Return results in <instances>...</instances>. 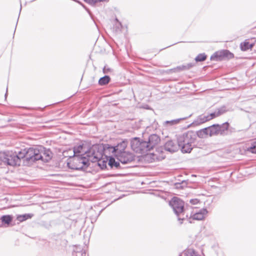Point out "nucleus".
Segmentation results:
<instances>
[{"label":"nucleus","instance_id":"obj_1","mask_svg":"<svg viewBox=\"0 0 256 256\" xmlns=\"http://www.w3.org/2000/svg\"><path fill=\"white\" fill-rule=\"evenodd\" d=\"M70 159L67 162L68 168L72 170H80L88 167L90 161L92 162L100 161L101 152L98 151V146L93 145L86 152V156L76 155L70 156Z\"/></svg>","mask_w":256,"mask_h":256},{"label":"nucleus","instance_id":"obj_2","mask_svg":"<svg viewBox=\"0 0 256 256\" xmlns=\"http://www.w3.org/2000/svg\"><path fill=\"white\" fill-rule=\"evenodd\" d=\"M26 148L18 152L12 151H6L0 153V165L16 166H20L22 160L25 164L27 162Z\"/></svg>","mask_w":256,"mask_h":256},{"label":"nucleus","instance_id":"obj_3","mask_svg":"<svg viewBox=\"0 0 256 256\" xmlns=\"http://www.w3.org/2000/svg\"><path fill=\"white\" fill-rule=\"evenodd\" d=\"M26 152L28 164L38 160L48 162L52 158V153L50 150L42 146L26 148Z\"/></svg>","mask_w":256,"mask_h":256},{"label":"nucleus","instance_id":"obj_4","mask_svg":"<svg viewBox=\"0 0 256 256\" xmlns=\"http://www.w3.org/2000/svg\"><path fill=\"white\" fill-rule=\"evenodd\" d=\"M169 204L178 216L180 224H182V220L188 217V214L184 207V202L180 198L174 197L170 201Z\"/></svg>","mask_w":256,"mask_h":256},{"label":"nucleus","instance_id":"obj_5","mask_svg":"<svg viewBox=\"0 0 256 256\" xmlns=\"http://www.w3.org/2000/svg\"><path fill=\"white\" fill-rule=\"evenodd\" d=\"M195 136L192 132H188L180 136L178 138V147L184 153H189L192 150V144L195 140Z\"/></svg>","mask_w":256,"mask_h":256},{"label":"nucleus","instance_id":"obj_6","mask_svg":"<svg viewBox=\"0 0 256 256\" xmlns=\"http://www.w3.org/2000/svg\"><path fill=\"white\" fill-rule=\"evenodd\" d=\"M130 146L132 150L136 153L143 154L149 151L147 142L140 140L138 138L131 140Z\"/></svg>","mask_w":256,"mask_h":256},{"label":"nucleus","instance_id":"obj_7","mask_svg":"<svg viewBox=\"0 0 256 256\" xmlns=\"http://www.w3.org/2000/svg\"><path fill=\"white\" fill-rule=\"evenodd\" d=\"M116 156L122 164H130L136 159L134 154L128 152H119L118 154H116Z\"/></svg>","mask_w":256,"mask_h":256},{"label":"nucleus","instance_id":"obj_8","mask_svg":"<svg viewBox=\"0 0 256 256\" xmlns=\"http://www.w3.org/2000/svg\"><path fill=\"white\" fill-rule=\"evenodd\" d=\"M234 57V54L228 50H223L220 52H216L210 57L212 60H222L225 58H230Z\"/></svg>","mask_w":256,"mask_h":256},{"label":"nucleus","instance_id":"obj_9","mask_svg":"<svg viewBox=\"0 0 256 256\" xmlns=\"http://www.w3.org/2000/svg\"><path fill=\"white\" fill-rule=\"evenodd\" d=\"M160 138L157 134H152L149 136L148 141L147 142L148 150L152 149L160 142Z\"/></svg>","mask_w":256,"mask_h":256},{"label":"nucleus","instance_id":"obj_10","mask_svg":"<svg viewBox=\"0 0 256 256\" xmlns=\"http://www.w3.org/2000/svg\"><path fill=\"white\" fill-rule=\"evenodd\" d=\"M126 146L127 142L125 141H123L118 144L116 146H111L108 148L110 150H112V152L116 155V154H118L119 152H126V151H124V150Z\"/></svg>","mask_w":256,"mask_h":256},{"label":"nucleus","instance_id":"obj_11","mask_svg":"<svg viewBox=\"0 0 256 256\" xmlns=\"http://www.w3.org/2000/svg\"><path fill=\"white\" fill-rule=\"evenodd\" d=\"M208 212L206 208H202L198 212H196L192 215L190 216V219L192 218L195 220H203Z\"/></svg>","mask_w":256,"mask_h":256},{"label":"nucleus","instance_id":"obj_12","mask_svg":"<svg viewBox=\"0 0 256 256\" xmlns=\"http://www.w3.org/2000/svg\"><path fill=\"white\" fill-rule=\"evenodd\" d=\"M178 146L172 140L168 141L164 146V150L170 153L177 151Z\"/></svg>","mask_w":256,"mask_h":256},{"label":"nucleus","instance_id":"obj_13","mask_svg":"<svg viewBox=\"0 0 256 256\" xmlns=\"http://www.w3.org/2000/svg\"><path fill=\"white\" fill-rule=\"evenodd\" d=\"M13 220V216L10 215H4L0 218V227L8 226Z\"/></svg>","mask_w":256,"mask_h":256},{"label":"nucleus","instance_id":"obj_14","mask_svg":"<svg viewBox=\"0 0 256 256\" xmlns=\"http://www.w3.org/2000/svg\"><path fill=\"white\" fill-rule=\"evenodd\" d=\"M208 120V117L207 115L204 114H202L198 116L196 120L193 122L192 124L194 126H199L201 124H202Z\"/></svg>","mask_w":256,"mask_h":256},{"label":"nucleus","instance_id":"obj_15","mask_svg":"<svg viewBox=\"0 0 256 256\" xmlns=\"http://www.w3.org/2000/svg\"><path fill=\"white\" fill-rule=\"evenodd\" d=\"M85 148V146L84 144H80L76 146H74L72 150V156L80 155V154L84 153V154L82 155V156H86V152L88 150H86Z\"/></svg>","mask_w":256,"mask_h":256},{"label":"nucleus","instance_id":"obj_16","mask_svg":"<svg viewBox=\"0 0 256 256\" xmlns=\"http://www.w3.org/2000/svg\"><path fill=\"white\" fill-rule=\"evenodd\" d=\"M229 124L227 122L222 124H218V134L222 136H226L228 133Z\"/></svg>","mask_w":256,"mask_h":256},{"label":"nucleus","instance_id":"obj_17","mask_svg":"<svg viewBox=\"0 0 256 256\" xmlns=\"http://www.w3.org/2000/svg\"><path fill=\"white\" fill-rule=\"evenodd\" d=\"M207 128L210 136L219 134L218 124H213L210 126L208 127Z\"/></svg>","mask_w":256,"mask_h":256},{"label":"nucleus","instance_id":"obj_18","mask_svg":"<svg viewBox=\"0 0 256 256\" xmlns=\"http://www.w3.org/2000/svg\"><path fill=\"white\" fill-rule=\"evenodd\" d=\"M193 65L192 64H188L186 65H182L178 66L176 68H174L171 70L174 72H180L182 70H186L190 69L192 68Z\"/></svg>","mask_w":256,"mask_h":256},{"label":"nucleus","instance_id":"obj_19","mask_svg":"<svg viewBox=\"0 0 256 256\" xmlns=\"http://www.w3.org/2000/svg\"><path fill=\"white\" fill-rule=\"evenodd\" d=\"M180 256H200L198 252L193 249L188 248L183 251Z\"/></svg>","mask_w":256,"mask_h":256},{"label":"nucleus","instance_id":"obj_20","mask_svg":"<svg viewBox=\"0 0 256 256\" xmlns=\"http://www.w3.org/2000/svg\"><path fill=\"white\" fill-rule=\"evenodd\" d=\"M108 165L112 168H120L121 166H120V162H118L116 161L114 158L112 157H110L108 160Z\"/></svg>","mask_w":256,"mask_h":256},{"label":"nucleus","instance_id":"obj_21","mask_svg":"<svg viewBox=\"0 0 256 256\" xmlns=\"http://www.w3.org/2000/svg\"><path fill=\"white\" fill-rule=\"evenodd\" d=\"M191 116H192V114L190 115L188 117L180 118L173 120H167L164 122V124H170L171 126L176 125V124H178L180 122V120H185L186 118H188L190 117Z\"/></svg>","mask_w":256,"mask_h":256},{"label":"nucleus","instance_id":"obj_22","mask_svg":"<svg viewBox=\"0 0 256 256\" xmlns=\"http://www.w3.org/2000/svg\"><path fill=\"white\" fill-rule=\"evenodd\" d=\"M33 216L32 214H26L22 215H18L17 216V220L20 222H22L30 218Z\"/></svg>","mask_w":256,"mask_h":256},{"label":"nucleus","instance_id":"obj_23","mask_svg":"<svg viewBox=\"0 0 256 256\" xmlns=\"http://www.w3.org/2000/svg\"><path fill=\"white\" fill-rule=\"evenodd\" d=\"M198 136L200 138H204L209 136L207 128L200 130L197 132Z\"/></svg>","mask_w":256,"mask_h":256},{"label":"nucleus","instance_id":"obj_24","mask_svg":"<svg viewBox=\"0 0 256 256\" xmlns=\"http://www.w3.org/2000/svg\"><path fill=\"white\" fill-rule=\"evenodd\" d=\"M110 78L108 76H104L100 78L98 80V84L100 86H104L108 84L110 81Z\"/></svg>","mask_w":256,"mask_h":256},{"label":"nucleus","instance_id":"obj_25","mask_svg":"<svg viewBox=\"0 0 256 256\" xmlns=\"http://www.w3.org/2000/svg\"><path fill=\"white\" fill-rule=\"evenodd\" d=\"M254 44H250L248 42L245 41L240 44L241 49L242 50H246L253 47Z\"/></svg>","mask_w":256,"mask_h":256},{"label":"nucleus","instance_id":"obj_26","mask_svg":"<svg viewBox=\"0 0 256 256\" xmlns=\"http://www.w3.org/2000/svg\"><path fill=\"white\" fill-rule=\"evenodd\" d=\"M206 56L204 54H199L196 58L195 60L196 62H203L206 60Z\"/></svg>","mask_w":256,"mask_h":256},{"label":"nucleus","instance_id":"obj_27","mask_svg":"<svg viewBox=\"0 0 256 256\" xmlns=\"http://www.w3.org/2000/svg\"><path fill=\"white\" fill-rule=\"evenodd\" d=\"M247 150L252 153L256 154V142L251 146L248 148Z\"/></svg>","mask_w":256,"mask_h":256},{"label":"nucleus","instance_id":"obj_28","mask_svg":"<svg viewBox=\"0 0 256 256\" xmlns=\"http://www.w3.org/2000/svg\"><path fill=\"white\" fill-rule=\"evenodd\" d=\"M208 120H210L217 116H218V114L217 111L211 113L210 114H207Z\"/></svg>","mask_w":256,"mask_h":256},{"label":"nucleus","instance_id":"obj_29","mask_svg":"<svg viewBox=\"0 0 256 256\" xmlns=\"http://www.w3.org/2000/svg\"><path fill=\"white\" fill-rule=\"evenodd\" d=\"M103 72L104 74H110L113 72V70L108 66H105L103 68Z\"/></svg>","mask_w":256,"mask_h":256},{"label":"nucleus","instance_id":"obj_30","mask_svg":"<svg viewBox=\"0 0 256 256\" xmlns=\"http://www.w3.org/2000/svg\"><path fill=\"white\" fill-rule=\"evenodd\" d=\"M227 111V110L226 109V107L225 106H223L220 108H218L217 110V112L219 116L221 114L224 113L226 112Z\"/></svg>","mask_w":256,"mask_h":256},{"label":"nucleus","instance_id":"obj_31","mask_svg":"<svg viewBox=\"0 0 256 256\" xmlns=\"http://www.w3.org/2000/svg\"><path fill=\"white\" fill-rule=\"evenodd\" d=\"M190 202L192 204H196L199 202V200L198 199H192L190 200Z\"/></svg>","mask_w":256,"mask_h":256},{"label":"nucleus","instance_id":"obj_32","mask_svg":"<svg viewBox=\"0 0 256 256\" xmlns=\"http://www.w3.org/2000/svg\"><path fill=\"white\" fill-rule=\"evenodd\" d=\"M117 26L118 30H120L121 26H122L121 24L120 23H118V26Z\"/></svg>","mask_w":256,"mask_h":256},{"label":"nucleus","instance_id":"obj_33","mask_svg":"<svg viewBox=\"0 0 256 256\" xmlns=\"http://www.w3.org/2000/svg\"><path fill=\"white\" fill-rule=\"evenodd\" d=\"M81 255H82V256H86V254L85 252H82L81 254Z\"/></svg>","mask_w":256,"mask_h":256},{"label":"nucleus","instance_id":"obj_34","mask_svg":"<svg viewBox=\"0 0 256 256\" xmlns=\"http://www.w3.org/2000/svg\"><path fill=\"white\" fill-rule=\"evenodd\" d=\"M102 162L103 163V166H106V162L104 160L102 161Z\"/></svg>","mask_w":256,"mask_h":256},{"label":"nucleus","instance_id":"obj_35","mask_svg":"<svg viewBox=\"0 0 256 256\" xmlns=\"http://www.w3.org/2000/svg\"><path fill=\"white\" fill-rule=\"evenodd\" d=\"M6 94H7V92H6V94H5V96H6Z\"/></svg>","mask_w":256,"mask_h":256},{"label":"nucleus","instance_id":"obj_36","mask_svg":"<svg viewBox=\"0 0 256 256\" xmlns=\"http://www.w3.org/2000/svg\"><path fill=\"white\" fill-rule=\"evenodd\" d=\"M98 165H99L100 166H101V164H100V162L98 163Z\"/></svg>","mask_w":256,"mask_h":256},{"label":"nucleus","instance_id":"obj_37","mask_svg":"<svg viewBox=\"0 0 256 256\" xmlns=\"http://www.w3.org/2000/svg\"><path fill=\"white\" fill-rule=\"evenodd\" d=\"M76 256H78L77 255Z\"/></svg>","mask_w":256,"mask_h":256}]
</instances>
